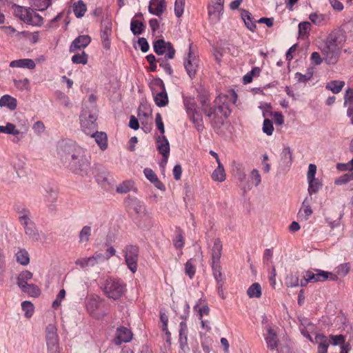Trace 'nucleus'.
<instances>
[{"label":"nucleus","mask_w":353,"mask_h":353,"mask_svg":"<svg viewBox=\"0 0 353 353\" xmlns=\"http://www.w3.org/2000/svg\"><path fill=\"white\" fill-rule=\"evenodd\" d=\"M61 161L74 172L87 174L90 170V157L81 147L72 143H61L58 148Z\"/></svg>","instance_id":"f257e3e1"},{"label":"nucleus","mask_w":353,"mask_h":353,"mask_svg":"<svg viewBox=\"0 0 353 353\" xmlns=\"http://www.w3.org/2000/svg\"><path fill=\"white\" fill-rule=\"evenodd\" d=\"M103 290L108 298L117 300L125 293V286L121 280L110 278L106 280Z\"/></svg>","instance_id":"f03ea898"},{"label":"nucleus","mask_w":353,"mask_h":353,"mask_svg":"<svg viewBox=\"0 0 353 353\" xmlns=\"http://www.w3.org/2000/svg\"><path fill=\"white\" fill-rule=\"evenodd\" d=\"M46 341L50 353H54L59 349V337L57 329L54 324H49L46 328Z\"/></svg>","instance_id":"7ed1b4c3"},{"label":"nucleus","mask_w":353,"mask_h":353,"mask_svg":"<svg viewBox=\"0 0 353 353\" xmlns=\"http://www.w3.org/2000/svg\"><path fill=\"white\" fill-rule=\"evenodd\" d=\"M125 263L128 269L135 273L137 270L139 250L137 246L127 245L124 250Z\"/></svg>","instance_id":"20e7f679"},{"label":"nucleus","mask_w":353,"mask_h":353,"mask_svg":"<svg viewBox=\"0 0 353 353\" xmlns=\"http://www.w3.org/2000/svg\"><path fill=\"white\" fill-rule=\"evenodd\" d=\"M199 66V60L196 54L192 50L190 46L188 55L184 60V67L188 76L192 79L194 77Z\"/></svg>","instance_id":"39448f33"},{"label":"nucleus","mask_w":353,"mask_h":353,"mask_svg":"<svg viewBox=\"0 0 353 353\" xmlns=\"http://www.w3.org/2000/svg\"><path fill=\"white\" fill-rule=\"evenodd\" d=\"M221 245L215 243L212 251V268L213 274L219 283L221 278Z\"/></svg>","instance_id":"423d86ee"},{"label":"nucleus","mask_w":353,"mask_h":353,"mask_svg":"<svg viewBox=\"0 0 353 353\" xmlns=\"http://www.w3.org/2000/svg\"><path fill=\"white\" fill-rule=\"evenodd\" d=\"M80 119L82 129L85 134H89L97 130V116L95 114L88 115L86 112H84L81 115Z\"/></svg>","instance_id":"0eeeda50"},{"label":"nucleus","mask_w":353,"mask_h":353,"mask_svg":"<svg viewBox=\"0 0 353 353\" xmlns=\"http://www.w3.org/2000/svg\"><path fill=\"white\" fill-rule=\"evenodd\" d=\"M155 85L159 87V90L153 92L154 100L156 105L159 107H164L168 103V97L163 81L159 79Z\"/></svg>","instance_id":"6e6552de"},{"label":"nucleus","mask_w":353,"mask_h":353,"mask_svg":"<svg viewBox=\"0 0 353 353\" xmlns=\"http://www.w3.org/2000/svg\"><path fill=\"white\" fill-rule=\"evenodd\" d=\"M321 52L324 56L325 62L327 64H335L339 59L341 50L339 47L326 46L322 48Z\"/></svg>","instance_id":"1a4fd4ad"},{"label":"nucleus","mask_w":353,"mask_h":353,"mask_svg":"<svg viewBox=\"0 0 353 353\" xmlns=\"http://www.w3.org/2000/svg\"><path fill=\"white\" fill-rule=\"evenodd\" d=\"M346 36L345 32L341 30L332 31L327 37L325 45L339 47V45L345 41Z\"/></svg>","instance_id":"9d476101"},{"label":"nucleus","mask_w":353,"mask_h":353,"mask_svg":"<svg viewBox=\"0 0 353 353\" xmlns=\"http://www.w3.org/2000/svg\"><path fill=\"white\" fill-rule=\"evenodd\" d=\"M0 132L14 137L12 141L18 143L24 137V133L18 130L15 125L8 122L6 125H0Z\"/></svg>","instance_id":"9b49d317"},{"label":"nucleus","mask_w":353,"mask_h":353,"mask_svg":"<svg viewBox=\"0 0 353 353\" xmlns=\"http://www.w3.org/2000/svg\"><path fill=\"white\" fill-rule=\"evenodd\" d=\"M105 256L101 253H95L93 256L90 257H83L78 259L75 261V264L82 268L88 267H93L97 265L99 261L103 260Z\"/></svg>","instance_id":"f8f14e48"},{"label":"nucleus","mask_w":353,"mask_h":353,"mask_svg":"<svg viewBox=\"0 0 353 353\" xmlns=\"http://www.w3.org/2000/svg\"><path fill=\"white\" fill-rule=\"evenodd\" d=\"M315 271L316 273L307 270L309 280H312V282H322L329 279L332 281H334L336 279V276L331 272L318 269H316Z\"/></svg>","instance_id":"ddd939ff"},{"label":"nucleus","mask_w":353,"mask_h":353,"mask_svg":"<svg viewBox=\"0 0 353 353\" xmlns=\"http://www.w3.org/2000/svg\"><path fill=\"white\" fill-rule=\"evenodd\" d=\"M266 332L263 334L267 347L271 350H275L279 344V339L276 332L270 326H266Z\"/></svg>","instance_id":"4468645a"},{"label":"nucleus","mask_w":353,"mask_h":353,"mask_svg":"<svg viewBox=\"0 0 353 353\" xmlns=\"http://www.w3.org/2000/svg\"><path fill=\"white\" fill-rule=\"evenodd\" d=\"M91 42V37L87 34L79 35L71 43L70 52L75 53L77 50L85 48Z\"/></svg>","instance_id":"2eb2a0df"},{"label":"nucleus","mask_w":353,"mask_h":353,"mask_svg":"<svg viewBox=\"0 0 353 353\" xmlns=\"http://www.w3.org/2000/svg\"><path fill=\"white\" fill-rule=\"evenodd\" d=\"M132 333L131 330L125 327H118L116 332L114 343L116 345H120L122 343H128L131 341Z\"/></svg>","instance_id":"dca6fc26"},{"label":"nucleus","mask_w":353,"mask_h":353,"mask_svg":"<svg viewBox=\"0 0 353 353\" xmlns=\"http://www.w3.org/2000/svg\"><path fill=\"white\" fill-rule=\"evenodd\" d=\"M112 34V23L110 21L105 22L103 25V28L101 32V38L103 47L105 50L110 48V37Z\"/></svg>","instance_id":"f3484780"},{"label":"nucleus","mask_w":353,"mask_h":353,"mask_svg":"<svg viewBox=\"0 0 353 353\" xmlns=\"http://www.w3.org/2000/svg\"><path fill=\"white\" fill-rule=\"evenodd\" d=\"M157 147L159 152L165 158L166 162L170 154V143L164 134L159 136L157 138Z\"/></svg>","instance_id":"a211bd4d"},{"label":"nucleus","mask_w":353,"mask_h":353,"mask_svg":"<svg viewBox=\"0 0 353 353\" xmlns=\"http://www.w3.org/2000/svg\"><path fill=\"white\" fill-rule=\"evenodd\" d=\"M165 8L164 0H151L148 10L151 14L160 17L164 12Z\"/></svg>","instance_id":"6ab92c4d"},{"label":"nucleus","mask_w":353,"mask_h":353,"mask_svg":"<svg viewBox=\"0 0 353 353\" xmlns=\"http://www.w3.org/2000/svg\"><path fill=\"white\" fill-rule=\"evenodd\" d=\"M313 211L310 207V201L306 197L302 203L301 209L298 212V218L300 221H307L312 215Z\"/></svg>","instance_id":"aec40b11"},{"label":"nucleus","mask_w":353,"mask_h":353,"mask_svg":"<svg viewBox=\"0 0 353 353\" xmlns=\"http://www.w3.org/2000/svg\"><path fill=\"white\" fill-rule=\"evenodd\" d=\"M314 343L318 345V351L317 353H327V348L330 345V341L323 334H317L314 337Z\"/></svg>","instance_id":"412c9836"},{"label":"nucleus","mask_w":353,"mask_h":353,"mask_svg":"<svg viewBox=\"0 0 353 353\" xmlns=\"http://www.w3.org/2000/svg\"><path fill=\"white\" fill-rule=\"evenodd\" d=\"M19 221L24 230L34 224L32 220L31 213L27 209H23L19 212Z\"/></svg>","instance_id":"4be33fe9"},{"label":"nucleus","mask_w":353,"mask_h":353,"mask_svg":"<svg viewBox=\"0 0 353 353\" xmlns=\"http://www.w3.org/2000/svg\"><path fill=\"white\" fill-rule=\"evenodd\" d=\"M208 15L212 23H218L221 17V4L216 2L208 7Z\"/></svg>","instance_id":"5701e85b"},{"label":"nucleus","mask_w":353,"mask_h":353,"mask_svg":"<svg viewBox=\"0 0 353 353\" xmlns=\"http://www.w3.org/2000/svg\"><path fill=\"white\" fill-rule=\"evenodd\" d=\"M10 66L11 68H25L32 70L36 67V64L32 59H21L11 61Z\"/></svg>","instance_id":"b1692460"},{"label":"nucleus","mask_w":353,"mask_h":353,"mask_svg":"<svg viewBox=\"0 0 353 353\" xmlns=\"http://www.w3.org/2000/svg\"><path fill=\"white\" fill-rule=\"evenodd\" d=\"M101 301L99 297L91 296L88 299L86 302V309L92 315L99 317L97 314V311L100 307Z\"/></svg>","instance_id":"393cba45"},{"label":"nucleus","mask_w":353,"mask_h":353,"mask_svg":"<svg viewBox=\"0 0 353 353\" xmlns=\"http://www.w3.org/2000/svg\"><path fill=\"white\" fill-rule=\"evenodd\" d=\"M17 99L10 95L5 94L0 98V107H6L12 111L17 108Z\"/></svg>","instance_id":"a878e982"},{"label":"nucleus","mask_w":353,"mask_h":353,"mask_svg":"<svg viewBox=\"0 0 353 353\" xmlns=\"http://www.w3.org/2000/svg\"><path fill=\"white\" fill-rule=\"evenodd\" d=\"M92 234V228L89 225L83 226L79 233V243L85 246L90 241Z\"/></svg>","instance_id":"bb28decb"},{"label":"nucleus","mask_w":353,"mask_h":353,"mask_svg":"<svg viewBox=\"0 0 353 353\" xmlns=\"http://www.w3.org/2000/svg\"><path fill=\"white\" fill-rule=\"evenodd\" d=\"M241 18L243 20L246 27L252 32H254L256 28L255 21L252 14L246 10H241Z\"/></svg>","instance_id":"cd10ccee"},{"label":"nucleus","mask_w":353,"mask_h":353,"mask_svg":"<svg viewBox=\"0 0 353 353\" xmlns=\"http://www.w3.org/2000/svg\"><path fill=\"white\" fill-rule=\"evenodd\" d=\"M88 135H90L92 137L95 139L96 142L102 150H104L107 148V135L105 133L102 132H99L96 130L92 132L91 134H89Z\"/></svg>","instance_id":"c85d7f7f"},{"label":"nucleus","mask_w":353,"mask_h":353,"mask_svg":"<svg viewBox=\"0 0 353 353\" xmlns=\"http://www.w3.org/2000/svg\"><path fill=\"white\" fill-rule=\"evenodd\" d=\"M12 8L14 15L19 17L21 20L27 23L30 8L19 6H14Z\"/></svg>","instance_id":"c756f323"},{"label":"nucleus","mask_w":353,"mask_h":353,"mask_svg":"<svg viewBox=\"0 0 353 353\" xmlns=\"http://www.w3.org/2000/svg\"><path fill=\"white\" fill-rule=\"evenodd\" d=\"M33 277V274L28 271H22L17 277V285L20 289L23 288L26 285H28V281L31 280Z\"/></svg>","instance_id":"7c9ffc66"},{"label":"nucleus","mask_w":353,"mask_h":353,"mask_svg":"<svg viewBox=\"0 0 353 353\" xmlns=\"http://www.w3.org/2000/svg\"><path fill=\"white\" fill-rule=\"evenodd\" d=\"M17 261L22 265H27L30 263V256L25 249H19L15 254Z\"/></svg>","instance_id":"2f4dec72"},{"label":"nucleus","mask_w":353,"mask_h":353,"mask_svg":"<svg viewBox=\"0 0 353 353\" xmlns=\"http://www.w3.org/2000/svg\"><path fill=\"white\" fill-rule=\"evenodd\" d=\"M344 85V81L334 80L327 83L325 85V88L328 90H331L334 94H338L342 90Z\"/></svg>","instance_id":"473e14b6"},{"label":"nucleus","mask_w":353,"mask_h":353,"mask_svg":"<svg viewBox=\"0 0 353 353\" xmlns=\"http://www.w3.org/2000/svg\"><path fill=\"white\" fill-rule=\"evenodd\" d=\"M237 100V94L234 90H228L222 95V104H235Z\"/></svg>","instance_id":"72a5a7b5"},{"label":"nucleus","mask_w":353,"mask_h":353,"mask_svg":"<svg viewBox=\"0 0 353 353\" xmlns=\"http://www.w3.org/2000/svg\"><path fill=\"white\" fill-rule=\"evenodd\" d=\"M87 10L86 5L83 1L79 0L73 4V12L77 18L82 17Z\"/></svg>","instance_id":"f704fd0d"},{"label":"nucleus","mask_w":353,"mask_h":353,"mask_svg":"<svg viewBox=\"0 0 353 353\" xmlns=\"http://www.w3.org/2000/svg\"><path fill=\"white\" fill-rule=\"evenodd\" d=\"M25 234L28 236L29 239L32 241H39L41 239V234L37 228L35 224L26 228L24 230Z\"/></svg>","instance_id":"c9c22d12"},{"label":"nucleus","mask_w":353,"mask_h":353,"mask_svg":"<svg viewBox=\"0 0 353 353\" xmlns=\"http://www.w3.org/2000/svg\"><path fill=\"white\" fill-rule=\"evenodd\" d=\"M171 43L165 42L163 39H159L154 43V50L158 54H163Z\"/></svg>","instance_id":"e433bc0d"},{"label":"nucleus","mask_w":353,"mask_h":353,"mask_svg":"<svg viewBox=\"0 0 353 353\" xmlns=\"http://www.w3.org/2000/svg\"><path fill=\"white\" fill-rule=\"evenodd\" d=\"M28 19L27 20V23L28 24L32 26H39L43 23V18L39 14L35 12L33 10L30 8V12L29 13Z\"/></svg>","instance_id":"4c0bfd02"},{"label":"nucleus","mask_w":353,"mask_h":353,"mask_svg":"<svg viewBox=\"0 0 353 353\" xmlns=\"http://www.w3.org/2000/svg\"><path fill=\"white\" fill-rule=\"evenodd\" d=\"M261 294V288L258 283L251 285L247 290V294L250 298H259Z\"/></svg>","instance_id":"58836bf2"},{"label":"nucleus","mask_w":353,"mask_h":353,"mask_svg":"<svg viewBox=\"0 0 353 353\" xmlns=\"http://www.w3.org/2000/svg\"><path fill=\"white\" fill-rule=\"evenodd\" d=\"M21 290L23 292H25L32 297H37L41 294L40 289L34 284H28Z\"/></svg>","instance_id":"ea45409f"},{"label":"nucleus","mask_w":353,"mask_h":353,"mask_svg":"<svg viewBox=\"0 0 353 353\" xmlns=\"http://www.w3.org/2000/svg\"><path fill=\"white\" fill-rule=\"evenodd\" d=\"M71 60L73 63L85 65L88 63V55L82 51L81 53H75Z\"/></svg>","instance_id":"a19ab883"},{"label":"nucleus","mask_w":353,"mask_h":353,"mask_svg":"<svg viewBox=\"0 0 353 353\" xmlns=\"http://www.w3.org/2000/svg\"><path fill=\"white\" fill-rule=\"evenodd\" d=\"M234 176L240 181L243 182L245 179V172L242 165L239 163L235 164L232 169Z\"/></svg>","instance_id":"79ce46f5"},{"label":"nucleus","mask_w":353,"mask_h":353,"mask_svg":"<svg viewBox=\"0 0 353 353\" xmlns=\"http://www.w3.org/2000/svg\"><path fill=\"white\" fill-rule=\"evenodd\" d=\"M134 183L132 181H125L117 187V192L121 194L128 192L133 188Z\"/></svg>","instance_id":"37998d69"},{"label":"nucleus","mask_w":353,"mask_h":353,"mask_svg":"<svg viewBox=\"0 0 353 353\" xmlns=\"http://www.w3.org/2000/svg\"><path fill=\"white\" fill-rule=\"evenodd\" d=\"M308 193L311 196L312 194L316 193L321 188V183L316 179L308 181Z\"/></svg>","instance_id":"c03bdc74"},{"label":"nucleus","mask_w":353,"mask_h":353,"mask_svg":"<svg viewBox=\"0 0 353 353\" xmlns=\"http://www.w3.org/2000/svg\"><path fill=\"white\" fill-rule=\"evenodd\" d=\"M144 25L142 22L137 20H132L130 24V29L134 35H139L142 33Z\"/></svg>","instance_id":"a18cd8bd"},{"label":"nucleus","mask_w":353,"mask_h":353,"mask_svg":"<svg viewBox=\"0 0 353 353\" xmlns=\"http://www.w3.org/2000/svg\"><path fill=\"white\" fill-rule=\"evenodd\" d=\"M281 159L287 166H290L292 164V152L289 147H286L281 152Z\"/></svg>","instance_id":"49530a36"},{"label":"nucleus","mask_w":353,"mask_h":353,"mask_svg":"<svg viewBox=\"0 0 353 353\" xmlns=\"http://www.w3.org/2000/svg\"><path fill=\"white\" fill-rule=\"evenodd\" d=\"M196 272L195 264L194 263V259H190L185 264V272L189 276L190 279L194 276Z\"/></svg>","instance_id":"de8ad7c7"},{"label":"nucleus","mask_w":353,"mask_h":353,"mask_svg":"<svg viewBox=\"0 0 353 353\" xmlns=\"http://www.w3.org/2000/svg\"><path fill=\"white\" fill-rule=\"evenodd\" d=\"M161 322L162 323L161 330L166 334V341H170V332L168 330V318L165 314H161Z\"/></svg>","instance_id":"09e8293b"},{"label":"nucleus","mask_w":353,"mask_h":353,"mask_svg":"<svg viewBox=\"0 0 353 353\" xmlns=\"http://www.w3.org/2000/svg\"><path fill=\"white\" fill-rule=\"evenodd\" d=\"M353 180V171H350L336 179L335 183L336 185H342L348 183Z\"/></svg>","instance_id":"8fccbe9b"},{"label":"nucleus","mask_w":353,"mask_h":353,"mask_svg":"<svg viewBox=\"0 0 353 353\" xmlns=\"http://www.w3.org/2000/svg\"><path fill=\"white\" fill-rule=\"evenodd\" d=\"M21 307L25 312V316L27 318H30L34 313V306L32 303L30 301H26L21 303Z\"/></svg>","instance_id":"3c124183"},{"label":"nucleus","mask_w":353,"mask_h":353,"mask_svg":"<svg viewBox=\"0 0 353 353\" xmlns=\"http://www.w3.org/2000/svg\"><path fill=\"white\" fill-rule=\"evenodd\" d=\"M51 5V0H34L33 6L40 11H43Z\"/></svg>","instance_id":"603ef678"},{"label":"nucleus","mask_w":353,"mask_h":353,"mask_svg":"<svg viewBox=\"0 0 353 353\" xmlns=\"http://www.w3.org/2000/svg\"><path fill=\"white\" fill-rule=\"evenodd\" d=\"M311 24L308 21L301 22L299 24V33L302 37L307 36L310 30Z\"/></svg>","instance_id":"864d4df0"},{"label":"nucleus","mask_w":353,"mask_h":353,"mask_svg":"<svg viewBox=\"0 0 353 353\" xmlns=\"http://www.w3.org/2000/svg\"><path fill=\"white\" fill-rule=\"evenodd\" d=\"M185 0H176L174 4V13L175 15L179 18L182 16L184 12Z\"/></svg>","instance_id":"5fc2aeb1"},{"label":"nucleus","mask_w":353,"mask_h":353,"mask_svg":"<svg viewBox=\"0 0 353 353\" xmlns=\"http://www.w3.org/2000/svg\"><path fill=\"white\" fill-rule=\"evenodd\" d=\"M286 285L290 288H294L299 285V278L296 274H290L286 278Z\"/></svg>","instance_id":"6e6d98bb"},{"label":"nucleus","mask_w":353,"mask_h":353,"mask_svg":"<svg viewBox=\"0 0 353 353\" xmlns=\"http://www.w3.org/2000/svg\"><path fill=\"white\" fill-rule=\"evenodd\" d=\"M330 344L333 345H343L345 343V336L342 334L339 335H330Z\"/></svg>","instance_id":"4d7b16f0"},{"label":"nucleus","mask_w":353,"mask_h":353,"mask_svg":"<svg viewBox=\"0 0 353 353\" xmlns=\"http://www.w3.org/2000/svg\"><path fill=\"white\" fill-rule=\"evenodd\" d=\"M263 131L267 135H272L274 131V127L272 122L268 119H265L263 121Z\"/></svg>","instance_id":"13d9d810"},{"label":"nucleus","mask_w":353,"mask_h":353,"mask_svg":"<svg viewBox=\"0 0 353 353\" xmlns=\"http://www.w3.org/2000/svg\"><path fill=\"white\" fill-rule=\"evenodd\" d=\"M312 75L313 73L312 72H307L305 74H303L300 72H296L295 74V79L299 83H305L311 79Z\"/></svg>","instance_id":"bf43d9fd"},{"label":"nucleus","mask_w":353,"mask_h":353,"mask_svg":"<svg viewBox=\"0 0 353 353\" xmlns=\"http://www.w3.org/2000/svg\"><path fill=\"white\" fill-rule=\"evenodd\" d=\"M14 82L15 86L21 90L29 89L30 81L27 78L21 80H14Z\"/></svg>","instance_id":"052dcab7"},{"label":"nucleus","mask_w":353,"mask_h":353,"mask_svg":"<svg viewBox=\"0 0 353 353\" xmlns=\"http://www.w3.org/2000/svg\"><path fill=\"white\" fill-rule=\"evenodd\" d=\"M309 19L313 23L320 26L323 22L324 17L322 14H318L314 12L310 14Z\"/></svg>","instance_id":"680f3d73"},{"label":"nucleus","mask_w":353,"mask_h":353,"mask_svg":"<svg viewBox=\"0 0 353 353\" xmlns=\"http://www.w3.org/2000/svg\"><path fill=\"white\" fill-rule=\"evenodd\" d=\"M344 105H347L353 104V89L348 88L344 96Z\"/></svg>","instance_id":"e2e57ef3"},{"label":"nucleus","mask_w":353,"mask_h":353,"mask_svg":"<svg viewBox=\"0 0 353 353\" xmlns=\"http://www.w3.org/2000/svg\"><path fill=\"white\" fill-rule=\"evenodd\" d=\"M179 327V340L181 341L183 338H184L185 341H186L188 332L187 325L184 321H182L180 323Z\"/></svg>","instance_id":"0e129e2a"},{"label":"nucleus","mask_w":353,"mask_h":353,"mask_svg":"<svg viewBox=\"0 0 353 353\" xmlns=\"http://www.w3.org/2000/svg\"><path fill=\"white\" fill-rule=\"evenodd\" d=\"M155 122L157 128L159 130L161 135L165 133L164 124L162 120L161 115L159 113L156 114Z\"/></svg>","instance_id":"69168bd1"},{"label":"nucleus","mask_w":353,"mask_h":353,"mask_svg":"<svg viewBox=\"0 0 353 353\" xmlns=\"http://www.w3.org/2000/svg\"><path fill=\"white\" fill-rule=\"evenodd\" d=\"M45 125L42 121H37L32 126V129L37 134H41L45 131Z\"/></svg>","instance_id":"338daca9"},{"label":"nucleus","mask_w":353,"mask_h":353,"mask_svg":"<svg viewBox=\"0 0 353 353\" xmlns=\"http://www.w3.org/2000/svg\"><path fill=\"white\" fill-rule=\"evenodd\" d=\"M194 310L198 312L199 319H201L203 315H207L209 312V308L207 305L199 307V303L194 306Z\"/></svg>","instance_id":"774afa93"}]
</instances>
